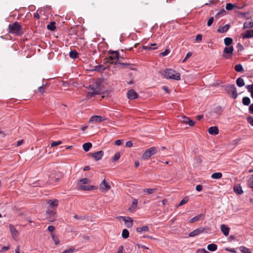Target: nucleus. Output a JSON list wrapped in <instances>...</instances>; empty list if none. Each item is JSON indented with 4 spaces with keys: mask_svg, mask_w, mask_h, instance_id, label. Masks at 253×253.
<instances>
[{
    "mask_svg": "<svg viewBox=\"0 0 253 253\" xmlns=\"http://www.w3.org/2000/svg\"><path fill=\"white\" fill-rule=\"evenodd\" d=\"M162 74L167 79H172L176 81H179L181 79L180 74L172 69L164 70Z\"/></svg>",
    "mask_w": 253,
    "mask_h": 253,
    "instance_id": "obj_1",
    "label": "nucleus"
},
{
    "mask_svg": "<svg viewBox=\"0 0 253 253\" xmlns=\"http://www.w3.org/2000/svg\"><path fill=\"white\" fill-rule=\"evenodd\" d=\"M90 182V180L87 178H84L80 179L77 183L78 189L84 191H91L96 189V187L90 185H84V184H88Z\"/></svg>",
    "mask_w": 253,
    "mask_h": 253,
    "instance_id": "obj_2",
    "label": "nucleus"
},
{
    "mask_svg": "<svg viewBox=\"0 0 253 253\" xmlns=\"http://www.w3.org/2000/svg\"><path fill=\"white\" fill-rule=\"evenodd\" d=\"M88 89V97H92L95 95L101 94V88L99 84L95 83L91 85H89L87 87Z\"/></svg>",
    "mask_w": 253,
    "mask_h": 253,
    "instance_id": "obj_3",
    "label": "nucleus"
},
{
    "mask_svg": "<svg viewBox=\"0 0 253 253\" xmlns=\"http://www.w3.org/2000/svg\"><path fill=\"white\" fill-rule=\"evenodd\" d=\"M8 32L12 34L21 35L23 33L22 27L18 22H15L8 26Z\"/></svg>",
    "mask_w": 253,
    "mask_h": 253,
    "instance_id": "obj_4",
    "label": "nucleus"
},
{
    "mask_svg": "<svg viewBox=\"0 0 253 253\" xmlns=\"http://www.w3.org/2000/svg\"><path fill=\"white\" fill-rule=\"evenodd\" d=\"M61 176V174L59 172L50 174L46 184L51 185H56L58 183Z\"/></svg>",
    "mask_w": 253,
    "mask_h": 253,
    "instance_id": "obj_5",
    "label": "nucleus"
},
{
    "mask_svg": "<svg viewBox=\"0 0 253 253\" xmlns=\"http://www.w3.org/2000/svg\"><path fill=\"white\" fill-rule=\"evenodd\" d=\"M158 152V148L155 147H152L148 149H147L142 156V159L143 160H148L152 156L156 154Z\"/></svg>",
    "mask_w": 253,
    "mask_h": 253,
    "instance_id": "obj_6",
    "label": "nucleus"
},
{
    "mask_svg": "<svg viewBox=\"0 0 253 253\" xmlns=\"http://www.w3.org/2000/svg\"><path fill=\"white\" fill-rule=\"evenodd\" d=\"M45 217L50 222H53L56 219V209H47L46 211Z\"/></svg>",
    "mask_w": 253,
    "mask_h": 253,
    "instance_id": "obj_7",
    "label": "nucleus"
},
{
    "mask_svg": "<svg viewBox=\"0 0 253 253\" xmlns=\"http://www.w3.org/2000/svg\"><path fill=\"white\" fill-rule=\"evenodd\" d=\"M226 90L229 95L231 94L230 96L234 99L237 97L238 94L236 88L234 84L228 85L226 87Z\"/></svg>",
    "mask_w": 253,
    "mask_h": 253,
    "instance_id": "obj_8",
    "label": "nucleus"
},
{
    "mask_svg": "<svg viewBox=\"0 0 253 253\" xmlns=\"http://www.w3.org/2000/svg\"><path fill=\"white\" fill-rule=\"evenodd\" d=\"M110 56L109 57V61L112 64H117L119 62V53L117 51H109Z\"/></svg>",
    "mask_w": 253,
    "mask_h": 253,
    "instance_id": "obj_9",
    "label": "nucleus"
},
{
    "mask_svg": "<svg viewBox=\"0 0 253 253\" xmlns=\"http://www.w3.org/2000/svg\"><path fill=\"white\" fill-rule=\"evenodd\" d=\"M99 188L102 192H106L111 188V186L109 183L106 181L105 178H104L100 183Z\"/></svg>",
    "mask_w": 253,
    "mask_h": 253,
    "instance_id": "obj_10",
    "label": "nucleus"
},
{
    "mask_svg": "<svg viewBox=\"0 0 253 253\" xmlns=\"http://www.w3.org/2000/svg\"><path fill=\"white\" fill-rule=\"evenodd\" d=\"M234 51V48L232 46L228 47H225L224 48L223 52L224 53L227 54L226 55H223V56L226 58H229L232 56L233 52Z\"/></svg>",
    "mask_w": 253,
    "mask_h": 253,
    "instance_id": "obj_11",
    "label": "nucleus"
},
{
    "mask_svg": "<svg viewBox=\"0 0 253 253\" xmlns=\"http://www.w3.org/2000/svg\"><path fill=\"white\" fill-rule=\"evenodd\" d=\"M47 203L48 204L47 209H56V208L58 205V201L57 199L49 200L48 201Z\"/></svg>",
    "mask_w": 253,
    "mask_h": 253,
    "instance_id": "obj_12",
    "label": "nucleus"
},
{
    "mask_svg": "<svg viewBox=\"0 0 253 253\" xmlns=\"http://www.w3.org/2000/svg\"><path fill=\"white\" fill-rule=\"evenodd\" d=\"M9 229L13 238L16 240L19 235L18 231L15 229L14 225L12 224L9 225Z\"/></svg>",
    "mask_w": 253,
    "mask_h": 253,
    "instance_id": "obj_13",
    "label": "nucleus"
},
{
    "mask_svg": "<svg viewBox=\"0 0 253 253\" xmlns=\"http://www.w3.org/2000/svg\"><path fill=\"white\" fill-rule=\"evenodd\" d=\"M106 120L100 116H93L90 119V122L94 123H101Z\"/></svg>",
    "mask_w": 253,
    "mask_h": 253,
    "instance_id": "obj_14",
    "label": "nucleus"
},
{
    "mask_svg": "<svg viewBox=\"0 0 253 253\" xmlns=\"http://www.w3.org/2000/svg\"><path fill=\"white\" fill-rule=\"evenodd\" d=\"M120 218H123L126 226L127 228H130L132 226L133 221L129 217L120 216Z\"/></svg>",
    "mask_w": 253,
    "mask_h": 253,
    "instance_id": "obj_15",
    "label": "nucleus"
},
{
    "mask_svg": "<svg viewBox=\"0 0 253 253\" xmlns=\"http://www.w3.org/2000/svg\"><path fill=\"white\" fill-rule=\"evenodd\" d=\"M104 152L102 151H99L94 152L91 154L92 157L96 161H98L102 158Z\"/></svg>",
    "mask_w": 253,
    "mask_h": 253,
    "instance_id": "obj_16",
    "label": "nucleus"
},
{
    "mask_svg": "<svg viewBox=\"0 0 253 253\" xmlns=\"http://www.w3.org/2000/svg\"><path fill=\"white\" fill-rule=\"evenodd\" d=\"M127 96L129 99H134L137 97V94L133 89H130L127 93Z\"/></svg>",
    "mask_w": 253,
    "mask_h": 253,
    "instance_id": "obj_17",
    "label": "nucleus"
},
{
    "mask_svg": "<svg viewBox=\"0 0 253 253\" xmlns=\"http://www.w3.org/2000/svg\"><path fill=\"white\" fill-rule=\"evenodd\" d=\"M204 232V229L202 228H199L198 229H195V230L193 231L192 232H190L189 234V237H194L196 236L200 233Z\"/></svg>",
    "mask_w": 253,
    "mask_h": 253,
    "instance_id": "obj_18",
    "label": "nucleus"
},
{
    "mask_svg": "<svg viewBox=\"0 0 253 253\" xmlns=\"http://www.w3.org/2000/svg\"><path fill=\"white\" fill-rule=\"evenodd\" d=\"M244 39L251 38L253 37V30H249L247 31L245 33L242 34Z\"/></svg>",
    "mask_w": 253,
    "mask_h": 253,
    "instance_id": "obj_19",
    "label": "nucleus"
},
{
    "mask_svg": "<svg viewBox=\"0 0 253 253\" xmlns=\"http://www.w3.org/2000/svg\"><path fill=\"white\" fill-rule=\"evenodd\" d=\"M208 132L211 135H216L218 133L219 130L217 126H211L208 129Z\"/></svg>",
    "mask_w": 253,
    "mask_h": 253,
    "instance_id": "obj_20",
    "label": "nucleus"
},
{
    "mask_svg": "<svg viewBox=\"0 0 253 253\" xmlns=\"http://www.w3.org/2000/svg\"><path fill=\"white\" fill-rule=\"evenodd\" d=\"M220 229H221L222 232L223 233V234L225 236H227L228 235L229 232L230 230V228L228 227H227L226 225H225L224 224H222L220 226Z\"/></svg>",
    "mask_w": 253,
    "mask_h": 253,
    "instance_id": "obj_21",
    "label": "nucleus"
},
{
    "mask_svg": "<svg viewBox=\"0 0 253 253\" xmlns=\"http://www.w3.org/2000/svg\"><path fill=\"white\" fill-rule=\"evenodd\" d=\"M230 27V25L229 24H226L223 27H219L217 29V32L220 33H224L226 32Z\"/></svg>",
    "mask_w": 253,
    "mask_h": 253,
    "instance_id": "obj_22",
    "label": "nucleus"
},
{
    "mask_svg": "<svg viewBox=\"0 0 253 253\" xmlns=\"http://www.w3.org/2000/svg\"><path fill=\"white\" fill-rule=\"evenodd\" d=\"M234 191L237 194L240 195L243 193L241 186L238 184H235L234 186Z\"/></svg>",
    "mask_w": 253,
    "mask_h": 253,
    "instance_id": "obj_23",
    "label": "nucleus"
},
{
    "mask_svg": "<svg viewBox=\"0 0 253 253\" xmlns=\"http://www.w3.org/2000/svg\"><path fill=\"white\" fill-rule=\"evenodd\" d=\"M182 122L188 124L189 126H193L195 124L194 122L192 120H191L189 118H187L186 117L183 118Z\"/></svg>",
    "mask_w": 253,
    "mask_h": 253,
    "instance_id": "obj_24",
    "label": "nucleus"
},
{
    "mask_svg": "<svg viewBox=\"0 0 253 253\" xmlns=\"http://www.w3.org/2000/svg\"><path fill=\"white\" fill-rule=\"evenodd\" d=\"M149 230V229L147 226H143L136 228V231L139 233H142V232H148Z\"/></svg>",
    "mask_w": 253,
    "mask_h": 253,
    "instance_id": "obj_25",
    "label": "nucleus"
},
{
    "mask_svg": "<svg viewBox=\"0 0 253 253\" xmlns=\"http://www.w3.org/2000/svg\"><path fill=\"white\" fill-rule=\"evenodd\" d=\"M117 66L119 68H121L122 69L127 68V67L131 66V64L128 63H124L121 62H118Z\"/></svg>",
    "mask_w": 253,
    "mask_h": 253,
    "instance_id": "obj_26",
    "label": "nucleus"
},
{
    "mask_svg": "<svg viewBox=\"0 0 253 253\" xmlns=\"http://www.w3.org/2000/svg\"><path fill=\"white\" fill-rule=\"evenodd\" d=\"M92 144L90 142H87L83 144V148L84 151L87 152L92 147Z\"/></svg>",
    "mask_w": 253,
    "mask_h": 253,
    "instance_id": "obj_27",
    "label": "nucleus"
},
{
    "mask_svg": "<svg viewBox=\"0 0 253 253\" xmlns=\"http://www.w3.org/2000/svg\"><path fill=\"white\" fill-rule=\"evenodd\" d=\"M207 249L210 251L213 252L217 250V246L215 244H211L208 245Z\"/></svg>",
    "mask_w": 253,
    "mask_h": 253,
    "instance_id": "obj_28",
    "label": "nucleus"
},
{
    "mask_svg": "<svg viewBox=\"0 0 253 253\" xmlns=\"http://www.w3.org/2000/svg\"><path fill=\"white\" fill-rule=\"evenodd\" d=\"M236 84L239 87H242L245 85V82L244 80L240 77L236 80Z\"/></svg>",
    "mask_w": 253,
    "mask_h": 253,
    "instance_id": "obj_29",
    "label": "nucleus"
},
{
    "mask_svg": "<svg viewBox=\"0 0 253 253\" xmlns=\"http://www.w3.org/2000/svg\"><path fill=\"white\" fill-rule=\"evenodd\" d=\"M202 217H203V215L201 214H199L197 216H195L193 218H191L190 220L189 221L190 223H194L195 222L199 221Z\"/></svg>",
    "mask_w": 253,
    "mask_h": 253,
    "instance_id": "obj_30",
    "label": "nucleus"
},
{
    "mask_svg": "<svg viewBox=\"0 0 253 253\" xmlns=\"http://www.w3.org/2000/svg\"><path fill=\"white\" fill-rule=\"evenodd\" d=\"M222 174L220 172H214L211 174V177L213 179H219L222 177Z\"/></svg>",
    "mask_w": 253,
    "mask_h": 253,
    "instance_id": "obj_31",
    "label": "nucleus"
},
{
    "mask_svg": "<svg viewBox=\"0 0 253 253\" xmlns=\"http://www.w3.org/2000/svg\"><path fill=\"white\" fill-rule=\"evenodd\" d=\"M253 27V22L246 21L244 24V29L251 28Z\"/></svg>",
    "mask_w": 253,
    "mask_h": 253,
    "instance_id": "obj_32",
    "label": "nucleus"
},
{
    "mask_svg": "<svg viewBox=\"0 0 253 253\" xmlns=\"http://www.w3.org/2000/svg\"><path fill=\"white\" fill-rule=\"evenodd\" d=\"M251 102V100L249 97H244L242 99V103L245 106H248Z\"/></svg>",
    "mask_w": 253,
    "mask_h": 253,
    "instance_id": "obj_33",
    "label": "nucleus"
},
{
    "mask_svg": "<svg viewBox=\"0 0 253 253\" xmlns=\"http://www.w3.org/2000/svg\"><path fill=\"white\" fill-rule=\"evenodd\" d=\"M224 44L226 46H229V45H230V44H231L232 43L233 40L231 38L227 37V38L224 39Z\"/></svg>",
    "mask_w": 253,
    "mask_h": 253,
    "instance_id": "obj_34",
    "label": "nucleus"
},
{
    "mask_svg": "<svg viewBox=\"0 0 253 253\" xmlns=\"http://www.w3.org/2000/svg\"><path fill=\"white\" fill-rule=\"evenodd\" d=\"M78 53L76 50H71L69 56L71 58L75 59L78 57Z\"/></svg>",
    "mask_w": 253,
    "mask_h": 253,
    "instance_id": "obj_35",
    "label": "nucleus"
},
{
    "mask_svg": "<svg viewBox=\"0 0 253 253\" xmlns=\"http://www.w3.org/2000/svg\"><path fill=\"white\" fill-rule=\"evenodd\" d=\"M47 28L50 31L54 30L56 28L55 22L53 21L50 22V24L47 26Z\"/></svg>",
    "mask_w": 253,
    "mask_h": 253,
    "instance_id": "obj_36",
    "label": "nucleus"
},
{
    "mask_svg": "<svg viewBox=\"0 0 253 253\" xmlns=\"http://www.w3.org/2000/svg\"><path fill=\"white\" fill-rule=\"evenodd\" d=\"M235 70L238 72H242L244 71V69L242 65L240 64H237L235 66Z\"/></svg>",
    "mask_w": 253,
    "mask_h": 253,
    "instance_id": "obj_37",
    "label": "nucleus"
},
{
    "mask_svg": "<svg viewBox=\"0 0 253 253\" xmlns=\"http://www.w3.org/2000/svg\"><path fill=\"white\" fill-rule=\"evenodd\" d=\"M248 91L250 92L251 97L253 99V84L251 85H248L246 86Z\"/></svg>",
    "mask_w": 253,
    "mask_h": 253,
    "instance_id": "obj_38",
    "label": "nucleus"
},
{
    "mask_svg": "<svg viewBox=\"0 0 253 253\" xmlns=\"http://www.w3.org/2000/svg\"><path fill=\"white\" fill-rule=\"evenodd\" d=\"M240 251L243 253H252L250 249L246 248L244 246H241L239 247Z\"/></svg>",
    "mask_w": 253,
    "mask_h": 253,
    "instance_id": "obj_39",
    "label": "nucleus"
},
{
    "mask_svg": "<svg viewBox=\"0 0 253 253\" xmlns=\"http://www.w3.org/2000/svg\"><path fill=\"white\" fill-rule=\"evenodd\" d=\"M129 233L127 229H124L123 230L122 235L124 239L127 238L129 237Z\"/></svg>",
    "mask_w": 253,
    "mask_h": 253,
    "instance_id": "obj_40",
    "label": "nucleus"
},
{
    "mask_svg": "<svg viewBox=\"0 0 253 253\" xmlns=\"http://www.w3.org/2000/svg\"><path fill=\"white\" fill-rule=\"evenodd\" d=\"M51 237H52V240L54 242V243L55 245H57L59 244V243H60L59 239L55 234H52Z\"/></svg>",
    "mask_w": 253,
    "mask_h": 253,
    "instance_id": "obj_41",
    "label": "nucleus"
},
{
    "mask_svg": "<svg viewBox=\"0 0 253 253\" xmlns=\"http://www.w3.org/2000/svg\"><path fill=\"white\" fill-rule=\"evenodd\" d=\"M235 7H236V5L235 4H233L232 3H228L226 4L225 8H226V9L227 10H231Z\"/></svg>",
    "mask_w": 253,
    "mask_h": 253,
    "instance_id": "obj_42",
    "label": "nucleus"
},
{
    "mask_svg": "<svg viewBox=\"0 0 253 253\" xmlns=\"http://www.w3.org/2000/svg\"><path fill=\"white\" fill-rule=\"evenodd\" d=\"M249 186L253 189V174L251 175L248 181Z\"/></svg>",
    "mask_w": 253,
    "mask_h": 253,
    "instance_id": "obj_43",
    "label": "nucleus"
},
{
    "mask_svg": "<svg viewBox=\"0 0 253 253\" xmlns=\"http://www.w3.org/2000/svg\"><path fill=\"white\" fill-rule=\"evenodd\" d=\"M138 201L136 199H133L131 207L129 208L130 210H134L136 208Z\"/></svg>",
    "mask_w": 253,
    "mask_h": 253,
    "instance_id": "obj_44",
    "label": "nucleus"
},
{
    "mask_svg": "<svg viewBox=\"0 0 253 253\" xmlns=\"http://www.w3.org/2000/svg\"><path fill=\"white\" fill-rule=\"evenodd\" d=\"M226 11L224 9H222L218 12L216 13V14L215 15V18H219L221 15H224V14L225 13Z\"/></svg>",
    "mask_w": 253,
    "mask_h": 253,
    "instance_id": "obj_45",
    "label": "nucleus"
},
{
    "mask_svg": "<svg viewBox=\"0 0 253 253\" xmlns=\"http://www.w3.org/2000/svg\"><path fill=\"white\" fill-rule=\"evenodd\" d=\"M156 191L155 189H145L143 190V192H147L149 194H153Z\"/></svg>",
    "mask_w": 253,
    "mask_h": 253,
    "instance_id": "obj_46",
    "label": "nucleus"
},
{
    "mask_svg": "<svg viewBox=\"0 0 253 253\" xmlns=\"http://www.w3.org/2000/svg\"><path fill=\"white\" fill-rule=\"evenodd\" d=\"M239 15H240L242 17L247 18L248 15H250V12H240L238 13Z\"/></svg>",
    "mask_w": 253,
    "mask_h": 253,
    "instance_id": "obj_47",
    "label": "nucleus"
},
{
    "mask_svg": "<svg viewBox=\"0 0 253 253\" xmlns=\"http://www.w3.org/2000/svg\"><path fill=\"white\" fill-rule=\"evenodd\" d=\"M188 202V199L187 197L184 198L180 202L178 206H182L186 204Z\"/></svg>",
    "mask_w": 253,
    "mask_h": 253,
    "instance_id": "obj_48",
    "label": "nucleus"
},
{
    "mask_svg": "<svg viewBox=\"0 0 253 253\" xmlns=\"http://www.w3.org/2000/svg\"><path fill=\"white\" fill-rule=\"evenodd\" d=\"M120 153L119 152L116 153L115 154V155L113 158V160L114 161H116L120 159Z\"/></svg>",
    "mask_w": 253,
    "mask_h": 253,
    "instance_id": "obj_49",
    "label": "nucleus"
},
{
    "mask_svg": "<svg viewBox=\"0 0 253 253\" xmlns=\"http://www.w3.org/2000/svg\"><path fill=\"white\" fill-rule=\"evenodd\" d=\"M75 251V249L72 247L69 249L68 250H65V251L63 252L62 253H73Z\"/></svg>",
    "mask_w": 253,
    "mask_h": 253,
    "instance_id": "obj_50",
    "label": "nucleus"
},
{
    "mask_svg": "<svg viewBox=\"0 0 253 253\" xmlns=\"http://www.w3.org/2000/svg\"><path fill=\"white\" fill-rule=\"evenodd\" d=\"M62 143L61 141H53L51 144V147H55L56 146H58Z\"/></svg>",
    "mask_w": 253,
    "mask_h": 253,
    "instance_id": "obj_51",
    "label": "nucleus"
},
{
    "mask_svg": "<svg viewBox=\"0 0 253 253\" xmlns=\"http://www.w3.org/2000/svg\"><path fill=\"white\" fill-rule=\"evenodd\" d=\"M143 49H146V50H151V49H155L157 48L156 47H152L151 46V45H144V46H143Z\"/></svg>",
    "mask_w": 253,
    "mask_h": 253,
    "instance_id": "obj_52",
    "label": "nucleus"
},
{
    "mask_svg": "<svg viewBox=\"0 0 253 253\" xmlns=\"http://www.w3.org/2000/svg\"><path fill=\"white\" fill-rule=\"evenodd\" d=\"M213 20H214V18H213V17H210V18H209V19L208 20V22H207V26H208V27L211 26L212 25V23H213Z\"/></svg>",
    "mask_w": 253,
    "mask_h": 253,
    "instance_id": "obj_53",
    "label": "nucleus"
},
{
    "mask_svg": "<svg viewBox=\"0 0 253 253\" xmlns=\"http://www.w3.org/2000/svg\"><path fill=\"white\" fill-rule=\"evenodd\" d=\"M192 53L191 52H188L186 55V56L185 57V58L183 59V60L182 61V62L184 63L189 58H190L191 55H192Z\"/></svg>",
    "mask_w": 253,
    "mask_h": 253,
    "instance_id": "obj_54",
    "label": "nucleus"
},
{
    "mask_svg": "<svg viewBox=\"0 0 253 253\" xmlns=\"http://www.w3.org/2000/svg\"><path fill=\"white\" fill-rule=\"evenodd\" d=\"M55 227L52 225L49 226L47 228V230L49 232L52 233L55 230Z\"/></svg>",
    "mask_w": 253,
    "mask_h": 253,
    "instance_id": "obj_55",
    "label": "nucleus"
},
{
    "mask_svg": "<svg viewBox=\"0 0 253 253\" xmlns=\"http://www.w3.org/2000/svg\"><path fill=\"white\" fill-rule=\"evenodd\" d=\"M202 40V35L201 34L197 35L196 36V41L197 42H199L201 41Z\"/></svg>",
    "mask_w": 253,
    "mask_h": 253,
    "instance_id": "obj_56",
    "label": "nucleus"
},
{
    "mask_svg": "<svg viewBox=\"0 0 253 253\" xmlns=\"http://www.w3.org/2000/svg\"><path fill=\"white\" fill-rule=\"evenodd\" d=\"M248 122L251 124V126H253V118L249 116L247 118Z\"/></svg>",
    "mask_w": 253,
    "mask_h": 253,
    "instance_id": "obj_57",
    "label": "nucleus"
},
{
    "mask_svg": "<svg viewBox=\"0 0 253 253\" xmlns=\"http://www.w3.org/2000/svg\"><path fill=\"white\" fill-rule=\"evenodd\" d=\"M198 253H209L208 251H207L205 249H200L198 250Z\"/></svg>",
    "mask_w": 253,
    "mask_h": 253,
    "instance_id": "obj_58",
    "label": "nucleus"
},
{
    "mask_svg": "<svg viewBox=\"0 0 253 253\" xmlns=\"http://www.w3.org/2000/svg\"><path fill=\"white\" fill-rule=\"evenodd\" d=\"M132 145L133 143L131 141H127L126 143V146L127 147H131L132 146Z\"/></svg>",
    "mask_w": 253,
    "mask_h": 253,
    "instance_id": "obj_59",
    "label": "nucleus"
},
{
    "mask_svg": "<svg viewBox=\"0 0 253 253\" xmlns=\"http://www.w3.org/2000/svg\"><path fill=\"white\" fill-rule=\"evenodd\" d=\"M169 52V50L168 49H166L165 51L162 52L161 53V55H162L163 56H165L167 55Z\"/></svg>",
    "mask_w": 253,
    "mask_h": 253,
    "instance_id": "obj_60",
    "label": "nucleus"
},
{
    "mask_svg": "<svg viewBox=\"0 0 253 253\" xmlns=\"http://www.w3.org/2000/svg\"><path fill=\"white\" fill-rule=\"evenodd\" d=\"M43 84H42V86L39 87L38 89L39 91L40 92V93L42 94L44 92V88H43Z\"/></svg>",
    "mask_w": 253,
    "mask_h": 253,
    "instance_id": "obj_61",
    "label": "nucleus"
},
{
    "mask_svg": "<svg viewBox=\"0 0 253 253\" xmlns=\"http://www.w3.org/2000/svg\"><path fill=\"white\" fill-rule=\"evenodd\" d=\"M9 249H10V247L9 246H4V247H3L2 248V249H1V250H0V252H4V251H7Z\"/></svg>",
    "mask_w": 253,
    "mask_h": 253,
    "instance_id": "obj_62",
    "label": "nucleus"
},
{
    "mask_svg": "<svg viewBox=\"0 0 253 253\" xmlns=\"http://www.w3.org/2000/svg\"><path fill=\"white\" fill-rule=\"evenodd\" d=\"M203 189V186L201 185H198L196 187V189L197 191H201Z\"/></svg>",
    "mask_w": 253,
    "mask_h": 253,
    "instance_id": "obj_63",
    "label": "nucleus"
},
{
    "mask_svg": "<svg viewBox=\"0 0 253 253\" xmlns=\"http://www.w3.org/2000/svg\"><path fill=\"white\" fill-rule=\"evenodd\" d=\"M249 111L251 114H253V103L250 106Z\"/></svg>",
    "mask_w": 253,
    "mask_h": 253,
    "instance_id": "obj_64",
    "label": "nucleus"
}]
</instances>
